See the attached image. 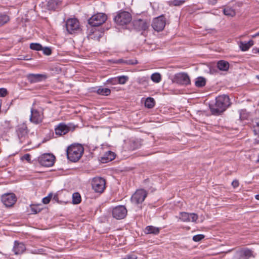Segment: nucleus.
Listing matches in <instances>:
<instances>
[{
    "instance_id": "nucleus-7",
    "label": "nucleus",
    "mask_w": 259,
    "mask_h": 259,
    "mask_svg": "<svg viewBox=\"0 0 259 259\" xmlns=\"http://www.w3.org/2000/svg\"><path fill=\"white\" fill-rule=\"evenodd\" d=\"M55 156L51 154H44L38 157V162L43 166L50 167L52 166L55 161Z\"/></svg>"
},
{
    "instance_id": "nucleus-20",
    "label": "nucleus",
    "mask_w": 259,
    "mask_h": 259,
    "mask_svg": "<svg viewBox=\"0 0 259 259\" xmlns=\"http://www.w3.org/2000/svg\"><path fill=\"white\" fill-rule=\"evenodd\" d=\"M25 250V246L22 242L15 241L13 250L15 254H19L23 252Z\"/></svg>"
},
{
    "instance_id": "nucleus-11",
    "label": "nucleus",
    "mask_w": 259,
    "mask_h": 259,
    "mask_svg": "<svg viewBox=\"0 0 259 259\" xmlns=\"http://www.w3.org/2000/svg\"><path fill=\"white\" fill-rule=\"evenodd\" d=\"M16 197L13 193H8L2 196V201L7 207L12 206L16 201Z\"/></svg>"
},
{
    "instance_id": "nucleus-50",
    "label": "nucleus",
    "mask_w": 259,
    "mask_h": 259,
    "mask_svg": "<svg viewBox=\"0 0 259 259\" xmlns=\"http://www.w3.org/2000/svg\"><path fill=\"white\" fill-rule=\"evenodd\" d=\"M256 77L259 79V74L256 76Z\"/></svg>"
},
{
    "instance_id": "nucleus-52",
    "label": "nucleus",
    "mask_w": 259,
    "mask_h": 259,
    "mask_svg": "<svg viewBox=\"0 0 259 259\" xmlns=\"http://www.w3.org/2000/svg\"><path fill=\"white\" fill-rule=\"evenodd\" d=\"M256 50H257V52L259 53V48L257 49Z\"/></svg>"
},
{
    "instance_id": "nucleus-14",
    "label": "nucleus",
    "mask_w": 259,
    "mask_h": 259,
    "mask_svg": "<svg viewBox=\"0 0 259 259\" xmlns=\"http://www.w3.org/2000/svg\"><path fill=\"white\" fill-rule=\"evenodd\" d=\"M253 255V251L248 248L237 251L235 255V259H248Z\"/></svg>"
},
{
    "instance_id": "nucleus-44",
    "label": "nucleus",
    "mask_w": 259,
    "mask_h": 259,
    "mask_svg": "<svg viewBox=\"0 0 259 259\" xmlns=\"http://www.w3.org/2000/svg\"><path fill=\"white\" fill-rule=\"evenodd\" d=\"M30 157L31 156L29 154H25L23 156L21 157V159L22 160H25L27 161L30 162L31 161Z\"/></svg>"
},
{
    "instance_id": "nucleus-34",
    "label": "nucleus",
    "mask_w": 259,
    "mask_h": 259,
    "mask_svg": "<svg viewBox=\"0 0 259 259\" xmlns=\"http://www.w3.org/2000/svg\"><path fill=\"white\" fill-rule=\"evenodd\" d=\"M10 19L8 16L6 15H0V26L7 23Z\"/></svg>"
},
{
    "instance_id": "nucleus-4",
    "label": "nucleus",
    "mask_w": 259,
    "mask_h": 259,
    "mask_svg": "<svg viewBox=\"0 0 259 259\" xmlns=\"http://www.w3.org/2000/svg\"><path fill=\"white\" fill-rule=\"evenodd\" d=\"M107 19V16L105 14L99 13L92 16L88 20V23L93 27H97L105 23Z\"/></svg>"
},
{
    "instance_id": "nucleus-27",
    "label": "nucleus",
    "mask_w": 259,
    "mask_h": 259,
    "mask_svg": "<svg viewBox=\"0 0 259 259\" xmlns=\"http://www.w3.org/2000/svg\"><path fill=\"white\" fill-rule=\"evenodd\" d=\"M195 84L197 87H203L206 84V79L203 77H198L196 78Z\"/></svg>"
},
{
    "instance_id": "nucleus-42",
    "label": "nucleus",
    "mask_w": 259,
    "mask_h": 259,
    "mask_svg": "<svg viewBox=\"0 0 259 259\" xmlns=\"http://www.w3.org/2000/svg\"><path fill=\"white\" fill-rule=\"evenodd\" d=\"M40 210L41 209L40 208H38L37 206L36 205L31 206V212H32V213H37L38 212H40Z\"/></svg>"
},
{
    "instance_id": "nucleus-19",
    "label": "nucleus",
    "mask_w": 259,
    "mask_h": 259,
    "mask_svg": "<svg viewBox=\"0 0 259 259\" xmlns=\"http://www.w3.org/2000/svg\"><path fill=\"white\" fill-rule=\"evenodd\" d=\"M70 127L64 123H59L55 128L56 135L61 136L68 133L70 131Z\"/></svg>"
},
{
    "instance_id": "nucleus-48",
    "label": "nucleus",
    "mask_w": 259,
    "mask_h": 259,
    "mask_svg": "<svg viewBox=\"0 0 259 259\" xmlns=\"http://www.w3.org/2000/svg\"><path fill=\"white\" fill-rule=\"evenodd\" d=\"M258 36H259V31L258 32H257L256 33H255V34L251 35V37L254 38Z\"/></svg>"
},
{
    "instance_id": "nucleus-45",
    "label": "nucleus",
    "mask_w": 259,
    "mask_h": 259,
    "mask_svg": "<svg viewBox=\"0 0 259 259\" xmlns=\"http://www.w3.org/2000/svg\"><path fill=\"white\" fill-rule=\"evenodd\" d=\"M7 94V91L6 89L1 88L0 89V97H4Z\"/></svg>"
},
{
    "instance_id": "nucleus-41",
    "label": "nucleus",
    "mask_w": 259,
    "mask_h": 259,
    "mask_svg": "<svg viewBox=\"0 0 259 259\" xmlns=\"http://www.w3.org/2000/svg\"><path fill=\"white\" fill-rule=\"evenodd\" d=\"M185 2V1L183 0H174L171 2V3L174 6H179L183 4Z\"/></svg>"
},
{
    "instance_id": "nucleus-3",
    "label": "nucleus",
    "mask_w": 259,
    "mask_h": 259,
    "mask_svg": "<svg viewBox=\"0 0 259 259\" xmlns=\"http://www.w3.org/2000/svg\"><path fill=\"white\" fill-rule=\"evenodd\" d=\"M114 20L117 25L123 26L127 24L131 21L132 16L127 12L121 11L114 17Z\"/></svg>"
},
{
    "instance_id": "nucleus-17",
    "label": "nucleus",
    "mask_w": 259,
    "mask_h": 259,
    "mask_svg": "<svg viewBox=\"0 0 259 259\" xmlns=\"http://www.w3.org/2000/svg\"><path fill=\"white\" fill-rule=\"evenodd\" d=\"M180 219L183 222H195L198 219V215L194 213H187L182 212L180 213Z\"/></svg>"
},
{
    "instance_id": "nucleus-36",
    "label": "nucleus",
    "mask_w": 259,
    "mask_h": 259,
    "mask_svg": "<svg viewBox=\"0 0 259 259\" xmlns=\"http://www.w3.org/2000/svg\"><path fill=\"white\" fill-rule=\"evenodd\" d=\"M119 63H124L126 64L129 65H135L138 63V61L136 60H128L123 61L122 60H119L118 61Z\"/></svg>"
},
{
    "instance_id": "nucleus-10",
    "label": "nucleus",
    "mask_w": 259,
    "mask_h": 259,
    "mask_svg": "<svg viewBox=\"0 0 259 259\" xmlns=\"http://www.w3.org/2000/svg\"><path fill=\"white\" fill-rule=\"evenodd\" d=\"M153 29L157 31L162 30L165 26V20L163 15L155 18L152 24Z\"/></svg>"
},
{
    "instance_id": "nucleus-21",
    "label": "nucleus",
    "mask_w": 259,
    "mask_h": 259,
    "mask_svg": "<svg viewBox=\"0 0 259 259\" xmlns=\"http://www.w3.org/2000/svg\"><path fill=\"white\" fill-rule=\"evenodd\" d=\"M62 5L60 0H50L47 4V8L49 10H56L59 9Z\"/></svg>"
},
{
    "instance_id": "nucleus-49",
    "label": "nucleus",
    "mask_w": 259,
    "mask_h": 259,
    "mask_svg": "<svg viewBox=\"0 0 259 259\" xmlns=\"http://www.w3.org/2000/svg\"><path fill=\"white\" fill-rule=\"evenodd\" d=\"M255 197L256 199L259 200V194L256 195Z\"/></svg>"
},
{
    "instance_id": "nucleus-1",
    "label": "nucleus",
    "mask_w": 259,
    "mask_h": 259,
    "mask_svg": "<svg viewBox=\"0 0 259 259\" xmlns=\"http://www.w3.org/2000/svg\"><path fill=\"white\" fill-rule=\"evenodd\" d=\"M230 105V102L229 97L223 95L217 97L215 103L209 105V108L212 114L219 115L224 112Z\"/></svg>"
},
{
    "instance_id": "nucleus-18",
    "label": "nucleus",
    "mask_w": 259,
    "mask_h": 259,
    "mask_svg": "<svg viewBox=\"0 0 259 259\" xmlns=\"http://www.w3.org/2000/svg\"><path fill=\"white\" fill-rule=\"evenodd\" d=\"M134 28L138 31L146 30L149 27V23L146 20L138 19L134 22Z\"/></svg>"
},
{
    "instance_id": "nucleus-23",
    "label": "nucleus",
    "mask_w": 259,
    "mask_h": 259,
    "mask_svg": "<svg viewBox=\"0 0 259 259\" xmlns=\"http://www.w3.org/2000/svg\"><path fill=\"white\" fill-rule=\"evenodd\" d=\"M229 63L225 60H220L218 62L217 67L221 71H227L229 68Z\"/></svg>"
},
{
    "instance_id": "nucleus-25",
    "label": "nucleus",
    "mask_w": 259,
    "mask_h": 259,
    "mask_svg": "<svg viewBox=\"0 0 259 259\" xmlns=\"http://www.w3.org/2000/svg\"><path fill=\"white\" fill-rule=\"evenodd\" d=\"M115 158V154L114 152L108 151L105 153L103 157H102V160H103V162H107L108 161H110L113 160Z\"/></svg>"
},
{
    "instance_id": "nucleus-46",
    "label": "nucleus",
    "mask_w": 259,
    "mask_h": 259,
    "mask_svg": "<svg viewBox=\"0 0 259 259\" xmlns=\"http://www.w3.org/2000/svg\"><path fill=\"white\" fill-rule=\"evenodd\" d=\"M137 256L134 254H130L126 255L124 258L122 259H137Z\"/></svg>"
},
{
    "instance_id": "nucleus-35",
    "label": "nucleus",
    "mask_w": 259,
    "mask_h": 259,
    "mask_svg": "<svg viewBox=\"0 0 259 259\" xmlns=\"http://www.w3.org/2000/svg\"><path fill=\"white\" fill-rule=\"evenodd\" d=\"M30 48L33 50L40 51L42 50V46L37 43H31L30 45Z\"/></svg>"
},
{
    "instance_id": "nucleus-30",
    "label": "nucleus",
    "mask_w": 259,
    "mask_h": 259,
    "mask_svg": "<svg viewBox=\"0 0 259 259\" xmlns=\"http://www.w3.org/2000/svg\"><path fill=\"white\" fill-rule=\"evenodd\" d=\"M97 93L101 95L108 96L110 94L111 91L109 89L100 87L97 90Z\"/></svg>"
},
{
    "instance_id": "nucleus-26",
    "label": "nucleus",
    "mask_w": 259,
    "mask_h": 259,
    "mask_svg": "<svg viewBox=\"0 0 259 259\" xmlns=\"http://www.w3.org/2000/svg\"><path fill=\"white\" fill-rule=\"evenodd\" d=\"M252 128L255 135L259 134V118H255L252 120Z\"/></svg>"
},
{
    "instance_id": "nucleus-43",
    "label": "nucleus",
    "mask_w": 259,
    "mask_h": 259,
    "mask_svg": "<svg viewBox=\"0 0 259 259\" xmlns=\"http://www.w3.org/2000/svg\"><path fill=\"white\" fill-rule=\"evenodd\" d=\"M44 54L46 55H50L52 54V50L49 47L42 48V50Z\"/></svg>"
},
{
    "instance_id": "nucleus-38",
    "label": "nucleus",
    "mask_w": 259,
    "mask_h": 259,
    "mask_svg": "<svg viewBox=\"0 0 259 259\" xmlns=\"http://www.w3.org/2000/svg\"><path fill=\"white\" fill-rule=\"evenodd\" d=\"M204 238V235L203 234H198L194 235L193 237V240L195 242H198Z\"/></svg>"
},
{
    "instance_id": "nucleus-31",
    "label": "nucleus",
    "mask_w": 259,
    "mask_h": 259,
    "mask_svg": "<svg viewBox=\"0 0 259 259\" xmlns=\"http://www.w3.org/2000/svg\"><path fill=\"white\" fill-rule=\"evenodd\" d=\"M81 200L80 195L79 193L76 192L72 195V203L75 204H79Z\"/></svg>"
},
{
    "instance_id": "nucleus-47",
    "label": "nucleus",
    "mask_w": 259,
    "mask_h": 259,
    "mask_svg": "<svg viewBox=\"0 0 259 259\" xmlns=\"http://www.w3.org/2000/svg\"><path fill=\"white\" fill-rule=\"evenodd\" d=\"M232 185L234 188H236L239 186V182L237 180H234L232 183Z\"/></svg>"
},
{
    "instance_id": "nucleus-22",
    "label": "nucleus",
    "mask_w": 259,
    "mask_h": 259,
    "mask_svg": "<svg viewBox=\"0 0 259 259\" xmlns=\"http://www.w3.org/2000/svg\"><path fill=\"white\" fill-rule=\"evenodd\" d=\"M160 229L153 226H147L145 229V233L147 234H152L154 235H157L159 234Z\"/></svg>"
},
{
    "instance_id": "nucleus-16",
    "label": "nucleus",
    "mask_w": 259,
    "mask_h": 259,
    "mask_svg": "<svg viewBox=\"0 0 259 259\" xmlns=\"http://www.w3.org/2000/svg\"><path fill=\"white\" fill-rule=\"evenodd\" d=\"M26 78L30 83H34L45 80L47 78V76L44 74L30 73L26 75Z\"/></svg>"
},
{
    "instance_id": "nucleus-8",
    "label": "nucleus",
    "mask_w": 259,
    "mask_h": 259,
    "mask_svg": "<svg viewBox=\"0 0 259 259\" xmlns=\"http://www.w3.org/2000/svg\"><path fill=\"white\" fill-rule=\"evenodd\" d=\"M127 210L123 205H119L114 207L112 210V216L117 220H121L126 215Z\"/></svg>"
},
{
    "instance_id": "nucleus-24",
    "label": "nucleus",
    "mask_w": 259,
    "mask_h": 259,
    "mask_svg": "<svg viewBox=\"0 0 259 259\" xmlns=\"http://www.w3.org/2000/svg\"><path fill=\"white\" fill-rule=\"evenodd\" d=\"M253 45V41L252 40H250L247 42L241 41L239 45V47L241 50L243 51H247L249 48Z\"/></svg>"
},
{
    "instance_id": "nucleus-13",
    "label": "nucleus",
    "mask_w": 259,
    "mask_h": 259,
    "mask_svg": "<svg viewBox=\"0 0 259 259\" xmlns=\"http://www.w3.org/2000/svg\"><path fill=\"white\" fill-rule=\"evenodd\" d=\"M147 196V193L144 190L137 191L132 197V201L136 204L142 203Z\"/></svg>"
},
{
    "instance_id": "nucleus-15",
    "label": "nucleus",
    "mask_w": 259,
    "mask_h": 259,
    "mask_svg": "<svg viewBox=\"0 0 259 259\" xmlns=\"http://www.w3.org/2000/svg\"><path fill=\"white\" fill-rule=\"evenodd\" d=\"M44 118L43 113L39 112L37 110L31 109V116L30 120L31 122L35 124H39L41 123Z\"/></svg>"
},
{
    "instance_id": "nucleus-12",
    "label": "nucleus",
    "mask_w": 259,
    "mask_h": 259,
    "mask_svg": "<svg viewBox=\"0 0 259 259\" xmlns=\"http://www.w3.org/2000/svg\"><path fill=\"white\" fill-rule=\"evenodd\" d=\"M28 128L25 124H19L17 128V136L21 142H23L28 137Z\"/></svg>"
},
{
    "instance_id": "nucleus-37",
    "label": "nucleus",
    "mask_w": 259,
    "mask_h": 259,
    "mask_svg": "<svg viewBox=\"0 0 259 259\" xmlns=\"http://www.w3.org/2000/svg\"><path fill=\"white\" fill-rule=\"evenodd\" d=\"M249 114L246 112V110H242L240 112V118L241 120H244L247 119Z\"/></svg>"
},
{
    "instance_id": "nucleus-33",
    "label": "nucleus",
    "mask_w": 259,
    "mask_h": 259,
    "mask_svg": "<svg viewBox=\"0 0 259 259\" xmlns=\"http://www.w3.org/2000/svg\"><path fill=\"white\" fill-rule=\"evenodd\" d=\"M118 83L120 84H124L128 80V77L125 75L118 76Z\"/></svg>"
},
{
    "instance_id": "nucleus-39",
    "label": "nucleus",
    "mask_w": 259,
    "mask_h": 259,
    "mask_svg": "<svg viewBox=\"0 0 259 259\" xmlns=\"http://www.w3.org/2000/svg\"><path fill=\"white\" fill-rule=\"evenodd\" d=\"M118 77H114V78H111L107 80V82L109 84H118Z\"/></svg>"
},
{
    "instance_id": "nucleus-9",
    "label": "nucleus",
    "mask_w": 259,
    "mask_h": 259,
    "mask_svg": "<svg viewBox=\"0 0 259 259\" xmlns=\"http://www.w3.org/2000/svg\"><path fill=\"white\" fill-rule=\"evenodd\" d=\"M174 82L177 83L187 85L190 83V79L186 73H179L175 75Z\"/></svg>"
},
{
    "instance_id": "nucleus-32",
    "label": "nucleus",
    "mask_w": 259,
    "mask_h": 259,
    "mask_svg": "<svg viewBox=\"0 0 259 259\" xmlns=\"http://www.w3.org/2000/svg\"><path fill=\"white\" fill-rule=\"evenodd\" d=\"M151 79L153 82L158 83L161 80V76L160 73H154L151 75Z\"/></svg>"
},
{
    "instance_id": "nucleus-40",
    "label": "nucleus",
    "mask_w": 259,
    "mask_h": 259,
    "mask_svg": "<svg viewBox=\"0 0 259 259\" xmlns=\"http://www.w3.org/2000/svg\"><path fill=\"white\" fill-rule=\"evenodd\" d=\"M52 197V194L51 193L49 194L48 196L42 199V202L45 204H48L50 202Z\"/></svg>"
},
{
    "instance_id": "nucleus-28",
    "label": "nucleus",
    "mask_w": 259,
    "mask_h": 259,
    "mask_svg": "<svg viewBox=\"0 0 259 259\" xmlns=\"http://www.w3.org/2000/svg\"><path fill=\"white\" fill-rule=\"evenodd\" d=\"M223 13L226 16L230 17H234L236 14L235 10L230 7L225 8L223 10Z\"/></svg>"
},
{
    "instance_id": "nucleus-6",
    "label": "nucleus",
    "mask_w": 259,
    "mask_h": 259,
    "mask_svg": "<svg viewBox=\"0 0 259 259\" xmlns=\"http://www.w3.org/2000/svg\"><path fill=\"white\" fill-rule=\"evenodd\" d=\"M105 179L101 177L94 178L92 181L93 189L97 193H101L105 189Z\"/></svg>"
},
{
    "instance_id": "nucleus-51",
    "label": "nucleus",
    "mask_w": 259,
    "mask_h": 259,
    "mask_svg": "<svg viewBox=\"0 0 259 259\" xmlns=\"http://www.w3.org/2000/svg\"><path fill=\"white\" fill-rule=\"evenodd\" d=\"M257 162H259V154L258 156V159H257Z\"/></svg>"
},
{
    "instance_id": "nucleus-29",
    "label": "nucleus",
    "mask_w": 259,
    "mask_h": 259,
    "mask_svg": "<svg viewBox=\"0 0 259 259\" xmlns=\"http://www.w3.org/2000/svg\"><path fill=\"white\" fill-rule=\"evenodd\" d=\"M155 105V101L153 98L151 97L147 98L145 102V106L148 108H152Z\"/></svg>"
},
{
    "instance_id": "nucleus-2",
    "label": "nucleus",
    "mask_w": 259,
    "mask_h": 259,
    "mask_svg": "<svg viewBox=\"0 0 259 259\" xmlns=\"http://www.w3.org/2000/svg\"><path fill=\"white\" fill-rule=\"evenodd\" d=\"M83 151V147L80 144L71 145L66 151L67 158L71 161L76 162L80 158Z\"/></svg>"
},
{
    "instance_id": "nucleus-5",
    "label": "nucleus",
    "mask_w": 259,
    "mask_h": 259,
    "mask_svg": "<svg viewBox=\"0 0 259 259\" xmlns=\"http://www.w3.org/2000/svg\"><path fill=\"white\" fill-rule=\"evenodd\" d=\"M65 27L68 33L71 34L80 30L79 22L75 18L68 19L65 22Z\"/></svg>"
}]
</instances>
